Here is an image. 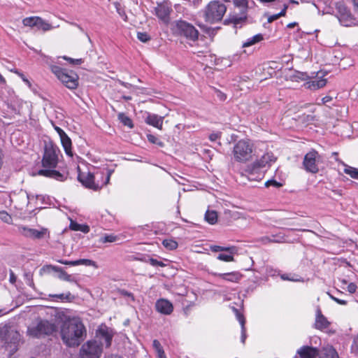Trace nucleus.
<instances>
[{
    "instance_id": "f8f14e48",
    "label": "nucleus",
    "mask_w": 358,
    "mask_h": 358,
    "mask_svg": "<svg viewBox=\"0 0 358 358\" xmlns=\"http://www.w3.org/2000/svg\"><path fill=\"white\" fill-rule=\"evenodd\" d=\"M210 275L219 278L224 281L231 282H238L243 277V275L238 271H232L229 273H217L210 272Z\"/></svg>"
},
{
    "instance_id": "a878e982",
    "label": "nucleus",
    "mask_w": 358,
    "mask_h": 358,
    "mask_svg": "<svg viewBox=\"0 0 358 358\" xmlns=\"http://www.w3.org/2000/svg\"><path fill=\"white\" fill-rule=\"evenodd\" d=\"M60 140L66 154L69 156L72 157L73 153L71 150V140L70 139V138L66 134L65 135L60 138Z\"/></svg>"
},
{
    "instance_id": "e2e57ef3",
    "label": "nucleus",
    "mask_w": 358,
    "mask_h": 358,
    "mask_svg": "<svg viewBox=\"0 0 358 358\" xmlns=\"http://www.w3.org/2000/svg\"><path fill=\"white\" fill-rule=\"evenodd\" d=\"M111 172L110 171H108L106 173V181L104 182V185H107L110 181Z\"/></svg>"
},
{
    "instance_id": "5fc2aeb1",
    "label": "nucleus",
    "mask_w": 358,
    "mask_h": 358,
    "mask_svg": "<svg viewBox=\"0 0 358 358\" xmlns=\"http://www.w3.org/2000/svg\"><path fill=\"white\" fill-rule=\"evenodd\" d=\"M16 73H17L19 75V76L22 79V80L29 87H31V83L29 81L28 79H27L21 73H19L18 71H15Z\"/></svg>"
},
{
    "instance_id": "37998d69",
    "label": "nucleus",
    "mask_w": 358,
    "mask_h": 358,
    "mask_svg": "<svg viewBox=\"0 0 358 358\" xmlns=\"http://www.w3.org/2000/svg\"><path fill=\"white\" fill-rule=\"evenodd\" d=\"M256 174L252 173H245V171L241 173V177H246L248 180L258 181L255 177Z\"/></svg>"
},
{
    "instance_id": "0e129e2a",
    "label": "nucleus",
    "mask_w": 358,
    "mask_h": 358,
    "mask_svg": "<svg viewBox=\"0 0 358 358\" xmlns=\"http://www.w3.org/2000/svg\"><path fill=\"white\" fill-rule=\"evenodd\" d=\"M281 278L284 280H291V281H295L296 280L294 278H290L288 277L287 274H282L281 275Z\"/></svg>"
},
{
    "instance_id": "f704fd0d",
    "label": "nucleus",
    "mask_w": 358,
    "mask_h": 358,
    "mask_svg": "<svg viewBox=\"0 0 358 358\" xmlns=\"http://www.w3.org/2000/svg\"><path fill=\"white\" fill-rule=\"evenodd\" d=\"M11 334L13 333L10 332L6 327H3L0 329V339L2 341H4L5 343H8L9 338L8 337V335H10Z\"/></svg>"
},
{
    "instance_id": "338daca9",
    "label": "nucleus",
    "mask_w": 358,
    "mask_h": 358,
    "mask_svg": "<svg viewBox=\"0 0 358 358\" xmlns=\"http://www.w3.org/2000/svg\"><path fill=\"white\" fill-rule=\"evenodd\" d=\"M353 4L356 12L358 13V0H353Z\"/></svg>"
},
{
    "instance_id": "c85d7f7f",
    "label": "nucleus",
    "mask_w": 358,
    "mask_h": 358,
    "mask_svg": "<svg viewBox=\"0 0 358 358\" xmlns=\"http://www.w3.org/2000/svg\"><path fill=\"white\" fill-rule=\"evenodd\" d=\"M70 229L73 231H80L84 233H88L90 231V228L87 225L80 224L73 221H71L70 224Z\"/></svg>"
},
{
    "instance_id": "8fccbe9b",
    "label": "nucleus",
    "mask_w": 358,
    "mask_h": 358,
    "mask_svg": "<svg viewBox=\"0 0 358 358\" xmlns=\"http://www.w3.org/2000/svg\"><path fill=\"white\" fill-rule=\"evenodd\" d=\"M64 59L65 60L69 61L71 64H80L83 62L81 59H74L67 57H64Z\"/></svg>"
},
{
    "instance_id": "4468645a",
    "label": "nucleus",
    "mask_w": 358,
    "mask_h": 358,
    "mask_svg": "<svg viewBox=\"0 0 358 358\" xmlns=\"http://www.w3.org/2000/svg\"><path fill=\"white\" fill-rule=\"evenodd\" d=\"M78 180L84 186L89 189L97 190L101 188L99 184L95 183L94 176L91 173H88L87 175L80 174Z\"/></svg>"
},
{
    "instance_id": "0eeeda50",
    "label": "nucleus",
    "mask_w": 358,
    "mask_h": 358,
    "mask_svg": "<svg viewBox=\"0 0 358 358\" xmlns=\"http://www.w3.org/2000/svg\"><path fill=\"white\" fill-rule=\"evenodd\" d=\"M52 72L68 88L76 89L78 85V77L73 71H69L59 66H52Z\"/></svg>"
},
{
    "instance_id": "cd10ccee",
    "label": "nucleus",
    "mask_w": 358,
    "mask_h": 358,
    "mask_svg": "<svg viewBox=\"0 0 358 358\" xmlns=\"http://www.w3.org/2000/svg\"><path fill=\"white\" fill-rule=\"evenodd\" d=\"M210 249L212 252H217L221 251L229 252L231 254H235L236 252V249L234 246L231 247H222L220 245H211L210 246Z\"/></svg>"
},
{
    "instance_id": "4c0bfd02",
    "label": "nucleus",
    "mask_w": 358,
    "mask_h": 358,
    "mask_svg": "<svg viewBox=\"0 0 358 358\" xmlns=\"http://www.w3.org/2000/svg\"><path fill=\"white\" fill-rule=\"evenodd\" d=\"M345 173L350 176L352 178L358 180V170L351 166H347L345 170Z\"/></svg>"
},
{
    "instance_id": "c9c22d12",
    "label": "nucleus",
    "mask_w": 358,
    "mask_h": 358,
    "mask_svg": "<svg viewBox=\"0 0 358 358\" xmlns=\"http://www.w3.org/2000/svg\"><path fill=\"white\" fill-rule=\"evenodd\" d=\"M287 7H288V6L285 4L283 9L279 13L268 16V19H267L268 22L271 23L272 22H273L274 20H278L279 17H280L282 16H285V13H286V10L287 9Z\"/></svg>"
},
{
    "instance_id": "79ce46f5",
    "label": "nucleus",
    "mask_w": 358,
    "mask_h": 358,
    "mask_svg": "<svg viewBox=\"0 0 358 358\" xmlns=\"http://www.w3.org/2000/svg\"><path fill=\"white\" fill-rule=\"evenodd\" d=\"M137 38L141 42L145 43L150 41V36L145 32H138Z\"/></svg>"
},
{
    "instance_id": "6ab92c4d",
    "label": "nucleus",
    "mask_w": 358,
    "mask_h": 358,
    "mask_svg": "<svg viewBox=\"0 0 358 358\" xmlns=\"http://www.w3.org/2000/svg\"><path fill=\"white\" fill-rule=\"evenodd\" d=\"M262 169V168L259 166V164L254 162L252 164L248 165L244 171L245 173H255L257 180H261L264 176V172Z\"/></svg>"
},
{
    "instance_id": "473e14b6",
    "label": "nucleus",
    "mask_w": 358,
    "mask_h": 358,
    "mask_svg": "<svg viewBox=\"0 0 358 358\" xmlns=\"http://www.w3.org/2000/svg\"><path fill=\"white\" fill-rule=\"evenodd\" d=\"M162 245L167 250H173L178 248V243L173 239H164L162 241Z\"/></svg>"
},
{
    "instance_id": "f257e3e1",
    "label": "nucleus",
    "mask_w": 358,
    "mask_h": 358,
    "mask_svg": "<svg viewBox=\"0 0 358 358\" xmlns=\"http://www.w3.org/2000/svg\"><path fill=\"white\" fill-rule=\"evenodd\" d=\"M113 335L107 327H101L96 331L95 339L85 343L80 350V358H100L103 348L111 345Z\"/></svg>"
},
{
    "instance_id": "6e6d98bb",
    "label": "nucleus",
    "mask_w": 358,
    "mask_h": 358,
    "mask_svg": "<svg viewBox=\"0 0 358 358\" xmlns=\"http://www.w3.org/2000/svg\"><path fill=\"white\" fill-rule=\"evenodd\" d=\"M352 349L355 352L358 353V336L354 339Z\"/></svg>"
},
{
    "instance_id": "6e6552de",
    "label": "nucleus",
    "mask_w": 358,
    "mask_h": 358,
    "mask_svg": "<svg viewBox=\"0 0 358 358\" xmlns=\"http://www.w3.org/2000/svg\"><path fill=\"white\" fill-rule=\"evenodd\" d=\"M234 6L240 10L239 15H233L230 20L235 25L237 26L245 22L247 19V14L248 10V0H232Z\"/></svg>"
},
{
    "instance_id": "864d4df0",
    "label": "nucleus",
    "mask_w": 358,
    "mask_h": 358,
    "mask_svg": "<svg viewBox=\"0 0 358 358\" xmlns=\"http://www.w3.org/2000/svg\"><path fill=\"white\" fill-rule=\"evenodd\" d=\"M220 136H221V133L217 132V133L211 134L209 136V138L211 141H215L217 139L220 138Z\"/></svg>"
},
{
    "instance_id": "7ed1b4c3",
    "label": "nucleus",
    "mask_w": 358,
    "mask_h": 358,
    "mask_svg": "<svg viewBox=\"0 0 358 358\" xmlns=\"http://www.w3.org/2000/svg\"><path fill=\"white\" fill-rule=\"evenodd\" d=\"M59 150L51 143H46L42 159L43 169L38 171L40 176L51 178L62 181L64 176L58 171L55 170L58 164V154Z\"/></svg>"
},
{
    "instance_id": "9d476101",
    "label": "nucleus",
    "mask_w": 358,
    "mask_h": 358,
    "mask_svg": "<svg viewBox=\"0 0 358 358\" xmlns=\"http://www.w3.org/2000/svg\"><path fill=\"white\" fill-rule=\"evenodd\" d=\"M320 155L315 150H311L303 158V165L307 172L317 173L319 171L318 162Z\"/></svg>"
},
{
    "instance_id": "a211bd4d",
    "label": "nucleus",
    "mask_w": 358,
    "mask_h": 358,
    "mask_svg": "<svg viewBox=\"0 0 358 358\" xmlns=\"http://www.w3.org/2000/svg\"><path fill=\"white\" fill-rule=\"evenodd\" d=\"M156 15L164 22H166L169 20V15L171 12V8L164 3L158 4L155 9Z\"/></svg>"
},
{
    "instance_id": "49530a36",
    "label": "nucleus",
    "mask_w": 358,
    "mask_h": 358,
    "mask_svg": "<svg viewBox=\"0 0 358 358\" xmlns=\"http://www.w3.org/2000/svg\"><path fill=\"white\" fill-rule=\"evenodd\" d=\"M308 76L305 73H301V72H298L295 76H294V80H306L308 78Z\"/></svg>"
},
{
    "instance_id": "9b49d317",
    "label": "nucleus",
    "mask_w": 358,
    "mask_h": 358,
    "mask_svg": "<svg viewBox=\"0 0 358 358\" xmlns=\"http://www.w3.org/2000/svg\"><path fill=\"white\" fill-rule=\"evenodd\" d=\"M17 230L23 236L34 239H41L46 235H49V232L46 228H41V230H37L26 226L20 225L18 227Z\"/></svg>"
},
{
    "instance_id": "39448f33",
    "label": "nucleus",
    "mask_w": 358,
    "mask_h": 358,
    "mask_svg": "<svg viewBox=\"0 0 358 358\" xmlns=\"http://www.w3.org/2000/svg\"><path fill=\"white\" fill-rule=\"evenodd\" d=\"M57 327L55 323L47 320L37 319L27 329V334L32 338H39L50 335L55 331Z\"/></svg>"
},
{
    "instance_id": "e433bc0d",
    "label": "nucleus",
    "mask_w": 358,
    "mask_h": 358,
    "mask_svg": "<svg viewBox=\"0 0 358 358\" xmlns=\"http://www.w3.org/2000/svg\"><path fill=\"white\" fill-rule=\"evenodd\" d=\"M217 259L218 260L226 262H230L234 261V254H231L230 252H229V254H222V253L219 254L217 256Z\"/></svg>"
},
{
    "instance_id": "69168bd1",
    "label": "nucleus",
    "mask_w": 358,
    "mask_h": 358,
    "mask_svg": "<svg viewBox=\"0 0 358 358\" xmlns=\"http://www.w3.org/2000/svg\"><path fill=\"white\" fill-rule=\"evenodd\" d=\"M6 84L5 78L0 74V86L4 85Z\"/></svg>"
},
{
    "instance_id": "13d9d810",
    "label": "nucleus",
    "mask_w": 358,
    "mask_h": 358,
    "mask_svg": "<svg viewBox=\"0 0 358 358\" xmlns=\"http://www.w3.org/2000/svg\"><path fill=\"white\" fill-rule=\"evenodd\" d=\"M17 278L13 271H10L9 281L10 283L14 284L16 282Z\"/></svg>"
},
{
    "instance_id": "58836bf2",
    "label": "nucleus",
    "mask_w": 358,
    "mask_h": 358,
    "mask_svg": "<svg viewBox=\"0 0 358 358\" xmlns=\"http://www.w3.org/2000/svg\"><path fill=\"white\" fill-rule=\"evenodd\" d=\"M145 262L150 264L153 266H161L164 267L166 264L161 261H158L157 259H153L152 257H148V259H144Z\"/></svg>"
},
{
    "instance_id": "a18cd8bd",
    "label": "nucleus",
    "mask_w": 358,
    "mask_h": 358,
    "mask_svg": "<svg viewBox=\"0 0 358 358\" xmlns=\"http://www.w3.org/2000/svg\"><path fill=\"white\" fill-rule=\"evenodd\" d=\"M117 240V237L113 235H106L103 237L101 242L102 243H113Z\"/></svg>"
},
{
    "instance_id": "603ef678",
    "label": "nucleus",
    "mask_w": 358,
    "mask_h": 358,
    "mask_svg": "<svg viewBox=\"0 0 358 358\" xmlns=\"http://www.w3.org/2000/svg\"><path fill=\"white\" fill-rule=\"evenodd\" d=\"M262 241L264 244H266V243H271V242H280V241L275 240L274 238H271L268 237V236L263 237L262 238Z\"/></svg>"
},
{
    "instance_id": "4be33fe9",
    "label": "nucleus",
    "mask_w": 358,
    "mask_h": 358,
    "mask_svg": "<svg viewBox=\"0 0 358 358\" xmlns=\"http://www.w3.org/2000/svg\"><path fill=\"white\" fill-rule=\"evenodd\" d=\"M326 84H327V80L324 78H320V79H317L315 80L306 82L304 84V86L307 89H309L311 90H318L320 88L324 87L326 85Z\"/></svg>"
},
{
    "instance_id": "ddd939ff",
    "label": "nucleus",
    "mask_w": 358,
    "mask_h": 358,
    "mask_svg": "<svg viewBox=\"0 0 358 358\" xmlns=\"http://www.w3.org/2000/svg\"><path fill=\"white\" fill-rule=\"evenodd\" d=\"M330 324L331 322L328 321L327 318L322 313L320 308L317 307L314 323L315 328L320 331H324L329 328Z\"/></svg>"
},
{
    "instance_id": "5701e85b",
    "label": "nucleus",
    "mask_w": 358,
    "mask_h": 358,
    "mask_svg": "<svg viewBox=\"0 0 358 358\" xmlns=\"http://www.w3.org/2000/svg\"><path fill=\"white\" fill-rule=\"evenodd\" d=\"M234 310L236 313V318L238 320L241 327V342L244 343L246 339V329L245 327V319L244 316L242 314H241L236 308H234Z\"/></svg>"
},
{
    "instance_id": "7c9ffc66",
    "label": "nucleus",
    "mask_w": 358,
    "mask_h": 358,
    "mask_svg": "<svg viewBox=\"0 0 358 358\" xmlns=\"http://www.w3.org/2000/svg\"><path fill=\"white\" fill-rule=\"evenodd\" d=\"M152 346L157 352L158 358H166L159 341L154 340L152 342Z\"/></svg>"
},
{
    "instance_id": "774afa93",
    "label": "nucleus",
    "mask_w": 358,
    "mask_h": 358,
    "mask_svg": "<svg viewBox=\"0 0 358 358\" xmlns=\"http://www.w3.org/2000/svg\"><path fill=\"white\" fill-rule=\"evenodd\" d=\"M106 358H121V357L116 355H111L108 356Z\"/></svg>"
},
{
    "instance_id": "de8ad7c7",
    "label": "nucleus",
    "mask_w": 358,
    "mask_h": 358,
    "mask_svg": "<svg viewBox=\"0 0 358 358\" xmlns=\"http://www.w3.org/2000/svg\"><path fill=\"white\" fill-rule=\"evenodd\" d=\"M264 185L267 187H270V186H273V187H280L282 186L281 183L277 182L275 180H269L266 181Z\"/></svg>"
},
{
    "instance_id": "393cba45",
    "label": "nucleus",
    "mask_w": 358,
    "mask_h": 358,
    "mask_svg": "<svg viewBox=\"0 0 358 358\" xmlns=\"http://www.w3.org/2000/svg\"><path fill=\"white\" fill-rule=\"evenodd\" d=\"M320 358H339L336 350L330 345L323 348L322 352Z\"/></svg>"
},
{
    "instance_id": "3c124183",
    "label": "nucleus",
    "mask_w": 358,
    "mask_h": 358,
    "mask_svg": "<svg viewBox=\"0 0 358 358\" xmlns=\"http://www.w3.org/2000/svg\"><path fill=\"white\" fill-rule=\"evenodd\" d=\"M357 288V285L353 282H351L348 285V291L350 294H354L356 292Z\"/></svg>"
},
{
    "instance_id": "bf43d9fd",
    "label": "nucleus",
    "mask_w": 358,
    "mask_h": 358,
    "mask_svg": "<svg viewBox=\"0 0 358 358\" xmlns=\"http://www.w3.org/2000/svg\"><path fill=\"white\" fill-rule=\"evenodd\" d=\"M25 276L27 278V284L31 287L34 286V282L31 275L29 273H26Z\"/></svg>"
},
{
    "instance_id": "f3484780",
    "label": "nucleus",
    "mask_w": 358,
    "mask_h": 358,
    "mask_svg": "<svg viewBox=\"0 0 358 358\" xmlns=\"http://www.w3.org/2000/svg\"><path fill=\"white\" fill-rule=\"evenodd\" d=\"M164 121V117L159 116L158 115L154 114V113H148L145 119V122L154 127H156L159 129H162V124Z\"/></svg>"
},
{
    "instance_id": "bb28decb",
    "label": "nucleus",
    "mask_w": 358,
    "mask_h": 358,
    "mask_svg": "<svg viewBox=\"0 0 358 358\" xmlns=\"http://www.w3.org/2000/svg\"><path fill=\"white\" fill-rule=\"evenodd\" d=\"M264 40V36L262 34H257L252 37L248 38L245 42L242 44V48H248L255 45Z\"/></svg>"
},
{
    "instance_id": "20e7f679",
    "label": "nucleus",
    "mask_w": 358,
    "mask_h": 358,
    "mask_svg": "<svg viewBox=\"0 0 358 358\" xmlns=\"http://www.w3.org/2000/svg\"><path fill=\"white\" fill-rule=\"evenodd\" d=\"M227 11V6L220 1H210L202 10V15L206 22L215 24L222 20Z\"/></svg>"
},
{
    "instance_id": "2eb2a0df",
    "label": "nucleus",
    "mask_w": 358,
    "mask_h": 358,
    "mask_svg": "<svg viewBox=\"0 0 358 358\" xmlns=\"http://www.w3.org/2000/svg\"><path fill=\"white\" fill-rule=\"evenodd\" d=\"M157 310L164 315H170L173 310L172 303L164 299H160L155 303Z\"/></svg>"
},
{
    "instance_id": "423d86ee",
    "label": "nucleus",
    "mask_w": 358,
    "mask_h": 358,
    "mask_svg": "<svg viewBox=\"0 0 358 358\" xmlns=\"http://www.w3.org/2000/svg\"><path fill=\"white\" fill-rule=\"evenodd\" d=\"M234 158L238 162H247L252 159L253 144L249 140H240L234 146Z\"/></svg>"
},
{
    "instance_id": "1a4fd4ad",
    "label": "nucleus",
    "mask_w": 358,
    "mask_h": 358,
    "mask_svg": "<svg viewBox=\"0 0 358 358\" xmlns=\"http://www.w3.org/2000/svg\"><path fill=\"white\" fill-rule=\"evenodd\" d=\"M176 29L180 35L190 41H195L198 38V30L193 25L185 21H178L176 22Z\"/></svg>"
},
{
    "instance_id": "052dcab7",
    "label": "nucleus",
    "mask_w": 358,
    "mask_h": 358,
    "mask_svg": "<svg viewBox=\"0 0 358 358\" xmlns=\"http://www.w3.org/2000/svg\"><path fill=\"white\" fill-rule=\"evenodd\" d=\"M55 129L56 130V131L57 132V134H59V137L61 138L62 136H63L64 135L66 134V133L64 131V130H62L60 127H57L55 126Z\"/></svg>"
},
{
    "instance_id": "2f4dec72",
    "label": "nucleus",
    "mask_w": 358,
    "mask_h": 358,
    "mask_svg": "<svg viewBox=\"0 0 358 358\" xmlns=\"http://www.w3.org/2000/svg\"><path fill=\"white\" fill-rule=\"evenodd\" d=\"M118 120L124 125L127 126L129 128H132L134 127L131 120L123 113L118 114Z\"/></svg>"
},
{
    "instance_id": "ea45409f",
    "label": "nucleus",
    "mask_w": 358,
    "mask_h": 358,
    "mask_svg": "<svg viewBox=\"0 0 358 358\" xmlns=\"http://www.w3.org/2000/svg\"><path fill=\"white\" fill-rule=\"evenodd\" d=\"M0 220L8 224H10L12 222L11 216L6 211L0 212Z\"/></svg>"
},
{
    "instance_id": "aec40b11",
    "label": "nucleus",
    "mask_w": 358,
    "mask_h": 358,
    "mask_svg": "<svg viewBox=\"0 0 358 358\" xmlns=\"http://www.w3.org/2000/svg\"><path fill=\"white\" fill-rule=\"evenodd\" d=\"M59 262L62 264L69 266H78L82 264L85 266H92L94 268L98 267L95 262L88 259H80L76 261L59 260Z\"/></svg>"
},
{
    "instance_id": "4d7b16f0",
    "label": "nucleus",
    "mask_w": 358,
    "mask_h": 358,
    "mask_svg": "<svg viewBox=\"0 0 358 358\" xmlns=\"http://www.w3.org/2000/svg\"><path fill=\"white\" fill-rule=\"evenodd\" d=\"M330 297L334 301H336V303H338V304H341V305H346L347 304V301H345V300H341V299H339L338 298H336L331 295H330Z\"/></svg>"
},
{
    "instance_id": "f03ea898",
    "label": "nucleus",
    "mask_w": 358,
    "mask_h": 358,
    "mask_svg": "<svg viewBox=\"0 0 358 358\" xmlns=\"http://www.w3.org/2000/svg\"><path fill=\"white\" fill-rule=\"evenodd\" d=\"M87 331L80 317L69 318L61 329L63 342L69 347L78 346L85 338Z\"/></svg>"
},
{
    "instance_id": "c756f323",
    "label": "nucleus",
    "mask_w": 358,
    "mask_h": 358,
    "mask_svg": "<svg viewBox=\"0 0 358 358\" xmlns=\"http://www.w3.org/2000/svg\"><path fill=\"white\" fill-rule=\"evenodd\" d=\"M205 220L210 224H214L217 220V213L214 210H207L205 214Z\"/></svg>"
},
{
    "instance_id": "b1692460",
    "label": "nucleus",
    "mask_w": 358,
    "mask_h": 358,
    "mask_svg": "<svg viewBox=\"0 0 358 358\" xmlns=\"http://www.w3.org/2000/svg\"><path fill=\"white\" fill-rule=\"evenodd\" d=\"M36 20H37V22H36V27L37 28L38 30L48 31H50V30L52 29L53 28H55V27H53L52 24H50L47 21L44 20L41 17L37 16ZM55 27H59V25L55 26Z\"/></svg>"
},
{
    "instance_id": "dca6fc26",
    "label": "nucleus",
    "mask_w": 358,
    "mask_h": 358,
    "mask_svg": "<svg viewBox=\"0 0 358 358\" xmlns=\"http://www.w3.org/2000/svg\"><path fill=\"white\" fill-rule=\"evenodd\" d=\"M297 354L301 358H317L318 350L316 348L305 345L297 350Z\"/></svg>"
},
{
    "instance_id": "c03bdc74",
    "label": "nucleus",
    "mask_w": 358,
    "mask_h": 358,
    "mask_svg": "<svg viewBox=\"0 0 358 358\" xmlns=\"http://www.w3.org/2000/svg\"><path fill=\"white\" fill-rule=\"evenodd\" d=\"M147 138H148V141L152 143L157 144V145H159L160 146H162V145H163V143L161 141H159V140L156 136H155L152 134H148L147 136Z\"/></svg>"
},
{
    "instance_id": "680f3d73",
    "label": "nucleus",
    "mask_w": 358,
    "mask_h": 358,
    "mask_svg": "<svg viewBox=\"0 0 358 358\" xmlns=\"http://www.w3.org/2000/svg\"><path fill=\"white\" fill-rule=\"evenodd\" d=\"M332 100V97L330 96H326L322 99V102L323 104H327Z\"/></svg>"
},
{
    "instance_id": "412c9836",
    "label": "nucleus",
    "mask_w": 358,
    "mask_h": 358,
    "mask_svg": "<svg viewBox=\"0 0 358 358\" xmlns=\"http://www.w3.org/2000/svg\"><path fill=\"white\" fill-rule=\"evenodd\" d=\"M276 160L275 157L271 152L264 154L261 159L255 162L259 164V166L262 169L266 166H270L271 164Z\"/></svg>"
},
{
    "instance_id": "a19ab883",
    "label": "nucleus",
    "mask_w": 358,
    "mask_h": 358,
    "mask_svg": "<svg viewBox=\"0 0 358 358\" xmlns=\"http://www.w3.org/2000/svg\"><path fill=\"white\" fill-rule=\"evenodd\" d=\"M50 296L51 297L59 299L62 301H64V300L69 301L72 298L70 292H68L66 294H54V295H50Z\"/></svg>"
},
{
    "instance_id": "09e8293b",
    "label": "nucleus",
    "mask_w": 358,
    "mask_h": 358,
    "mask_svg": "<svg viewBox=\"0 0 358 358\" xmlns=\"http://www.w3.org/2000/svg\"><path fill=\"white\" fill-rule=\"evenodd\" d=\"M61 280L70 282L71 281V276L65 271H61L59 275Z\"/></svg>"
},
{
    "instance_id": "72a5a7b5",
    "label": "nucleus",
    "mask_w": 358,
    "mask_h": 358,
    "mask_svg": "<svg viewBox=\"0 0 358 358\" xmlns=\"http://www.w3.org/2000/svg\"><path fill=\"white\" fill-rule=\"evenodd\" d=\"M37 16L25 17L22 20V24L25 27H36Z\"/></svg>"
}]
</instances>
